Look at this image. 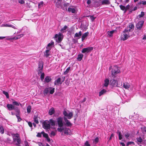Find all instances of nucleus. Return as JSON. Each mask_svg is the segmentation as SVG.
Here are the masks:
<instances>
[{
  "label": "nucleus",
  "instance_id": "ea45409f",
  "mask_svg": "<svg viewBox=\"0 0 146 146\" xmlns=\"http://www.w3.org/2000/svg\"><path fill=\"white\" fill-rule=\"evenodd\" d=\"M31 106H29L27 108V111L28 113H29L31 112Z\"/></svg>",
  "mask_w": 146,
  "mask_h": 146
},
{
  "label": "nucleus",
  "instance_id": "f704fd0d",
  "mask_svg": "<svg viewBox=\"0 0 146 146\" xmlns=\"http://www.w3.org/2000/svg\"><path fill=\"white\" fill-rule=\"evenodd\" d=\"M67 28V26L65 25L61 29L60 31L62 33H64L65 31V30Z\"/></svg>",
  "mask_w": 146,
  "mask_h": 146
},
{
  "label": "nucleus",
  "instance_id": "8fccbe9b",
  "mask_svg": "<svg viewBox=\"0 0 146 146\" xmlns=\"http://www.w3.org/2000/svg\"><path fill=\"white\" fill-rule=\"evenodd\" d=\"M137 141L140 143H141L143 141V139L141 137L137 138Z\"/></svg>",
  "mask_w": 146,
  "mask_h": 146
},
{
  "label": "nucleus",
  "instance_id": "ddd939ff",
  "mask_svg": "<svg viewBox=\"0 0 146 146\" xmlns=\"http://www.w3.org/2000/svg\"><path fill=\"white\" fill-rule=\"evenodd\" d=\"M93 47H92L84 48L82 50V52L84 53L89 52L92 50L93 49Z\"/></svg>",
  "mask_w": 146,
  "mask_h": 146
},
{
  "label": "nucleus",
  "instance_id": "4468645a",
  "mask_svg": "<svg viewBox=\"0 0 146 146\" xmlns=\"http://www.w3.org/2000/svg\"><path fill=\"white\" fill-rule=\"evenodd\" d=\"M64 119L66 123L65 125L68 127H70L72 125V124L69 121V120H68L67 118L65 117H64Z\"/></svg>",
  "mask_w": 146,
  "mask_h": 146
},
{
  "label": "nucleus",
  "instance_id": "2eb2a0df",
  "mask_svg": "<svg viewBox=\"0 0 146 146\" xmlns=\"http://www.w3.org/2000/svg\"><path fill=\"white\" fill-rule=\"evenodd\" d=\"M110 83L113 86H117L118 85L117 81L113 79L111 80Z\"/></svg>",
  "mask_w": 146,
  "mask_h": 146
},
{
  "label": "nucleus",
  "instance_id": "79ce46f5",
  "mask_svg": "<svg viewBox=\"0 0 146 146\" xmlns=\"http://www.w3.org/2000/svg\"><path fill=\"white\" fill-rule=\"evenodd\" d=\"M59 128H57V129L58 131L61 132L62 131L64 130V128L62 127H59Z\"/></svg>",
  "mask_w": 146,
  "mask_h": 146
},
{
  "label": "nucleus",
  "instance_id": "3c124183",
  "mask_svg": "<svg viewBox=\"0 0 146 146\" xmlns=\"http://www.w3.org/2000/svg\"><path fill=\"white\" fill-rule=\"evenodd\" d=\"M6 142L7 143L11 144L12 143V141L11 139L9 138H8L7 139Z\"/></svg>",
  "mask_w": 146,
  "mask_h": 146
},
{
  "label": "nucleus",
  "instance_id": "6ab92c4d",
  "mask_svg": "<svg viewBox=\"0 0 146 146\" xmlns=\"http://www.w3.org/2000/svg\"><path fill=\"white\" fill-rule=\"evenodd\" d=\"M82 34V32L81 31H80L78 33H76L75 34L74 37L77 38L78 39L80 38V36H81Z\"/></svg>",
  "mask_w": 146,
  "mask_h": 146
},
{
  "label": "nucleus",
  "instance_id": "5701e85b",
  "mask_svg": "<svg viewBox=\"0 0 146 146\" xmlns=\"http://www.w3.org/2000/svg\"><path fill=\"white\" fill-rule=\"evenodd\" d=\"M61 1H56V0H55L54 2L56 3V7H61Z\"/></svg>",
  "mask_w": 146,
  "mask_h": 146
},
{
  "label": "nucleus",
  "instance_id": "bf43d9fd",
  "mask_svg": "<svg viewBox=\"0 0 146 146\" xmlns=\"http://www.w3.org/2000/svg\"><path fill=\"white\" fill-rule=\"evenodd\" d=\"M139 4H142L143 5H145L146 4V1H141Z\"/></svg>",
  "mask_w": 146,
  "mask_h": 146
},
{
  "label": "nucleus",
  "instance_id": "f257e3e1",
  "mask_svg": "<svg viewBox=\"0 0 146 146\" xmlns=\"http://www.w3.org/2000/svg\"><path fill=\"white\" fill-rule=\"evenodd\" d=\"M12 136L13 139V142L16 146H20V144L21 141L19 135L18 134H12Z\"/></svg>",
  "mask_w": 146,
  "mask_h": 146
},
{
  "label": "nucleus",
  "instance_id": "774afa93",
  "mask_svg": "<svg viewBox=\"0 0 146 146\" xmlns=\"http://www.w3.org/2000/svg\"><path fill=\"white\" fill-rule=\"evenodd\" d=\"M38 145L39 146H44L43 144L41 143H39L38 144Z\"/></svg>",
  "mask_w": 146,
  "mask_h": 146
},
{
  "label": "nucleus",
  "instance_id": "5fc2aeb1",
  "mask_svg": "<svg viewBox=\"0 0 146 146\" xmlns=\"http://www.w3.org/2000/svg\"><path fill=\"white\" fill-rule=\"evenodd\" d=\"M43 3L42 1L40 2L38 4V8H39L42 6Z\"/></svg>",
  "mask_w": 146,
  "mask_h": 146
},
{
  "label": "nucleus",
  "instance_id": "603ef678",
  "mask_svg": "<svg viewBox=\"0 0 146 146\" xmlns=\"http://www.w3.org/2000/svg\"><path fill=\"white\" fill-rule=\"evenodd\" d=\"M41 74L40 76V78L41 79V80L42 81H43V80L44 79V73H41Z\"/></svg>",
  "mask_w": 146,
  "mask_h": 146
},
{
  "label": "nucleus",
  "instance_id": "aec40b11",
  "mask_svg": "<svg viewBox=\"0 0 146 146\" xmlns=\"http://www.w3.org/2000/svg\"><path fill=\"white\" fill-rule=\"evenodd\" d=\"M109 83V80L108 79H106L104 80V86H104L106 87H107Z\"/></svg>",
  "mask_w": 146,
  "mask_h": 146
},
{
  "label": "nucleus",
  "instance_id": "a19ab883",
  "mask_svg": "<svg viewBox=\"0 0 146 146\" xmlns=\"http://www.w3.org/2000/svg\"><path fill=\"white\" fill-rule=\"evenodd\" d=\"M70 69V67H68L67 69H66V70L64 72V74L66 75L69 72V71Z\"/></svg>",
  "mask_w": 146,
  "mask_h": 146
},
{
  "label": "nucleus",
  "instance_id": "09e8293b",
  "mask_svg": "<svg viewBox=\"0 0 146 146\" xmlns=\"http://www.w3.org/2000/svg\"><path fill=\"white\" fill-rule=\"evenodd\" d=\"M16 116L17 118V119H18L17 121L18 122H20L22 120V119L19 116V114H16Z\"/></svg>",
  "mask_w": 146,
  "mask_h": 146
},
{
  "label": "nucleus",
  "instance_id": "052dcab7",
  "mask_svg": "<svg viewBox=\"0 0 146 146\" xmlns=\"http://www.w3.org/2000/svg\"><path fill=\"white\" fill-rule=\"evenodd\" d=\"M120 8L121 9L123 10H124L125 9V7L121 5L120 6Z\"/></svg>",
  "mask_w": 146,
  "mask_h": 146
},
{
  "label": "nucleus",
  "instance_id": "473e14b6",
  "mask_svg": "<svg viewBox=\"0 0 146 146\" xmlns=\"http://www.w3.org/2000/svg\"><path fill=\"white\" fill-rule=\"evenodd\" d=\"M83 55L82 54H80L78 55L77 59L78 61H81L82 59Z\"/></svg>",
  "mask_w": 146,
  "mask_h": 146
},
{
  "label": "nucleus",
  "instance_id": "412c9836",
  "mask_svg": "<svg viewBox=\"0 0 146 146\" xmlns=\"http://www.w3.org/2000/svg\"><path fill=\"white\" fill-rule=\"evenodd\" d=\"M89 34V33L87 32L85 33L83 35H82V41H83L86 38V37L88 36V35Z\"/></svg>",
  "mask_w": 146,
  "mask_h": 146
},
{
  "label": "nucleus",
  "instance_id": "dca6fc26",
  "mask_svg": "<svg viewBox=\"0 0 146 146\" xmlns=\"http://www.w3.org/2000/svg\"><path fill=\"white\" fill-rule=\"evenodd\" d=\"M43 67V64L42 63H40L38 64V74L39 73H41L42 72Z\"/></svg>",
  "mask_w": 146,
  "mask_h": 146
},
{
  "label": "nucleus",
  "instance_id": "a878e982",
  "mask_svg": "<svg viewBox=\"0 0 146 146\" xmlns=\"http://www.w3.org/2000/svg\"><path fill=\"white\" fill-rule=\"evenodd\" d=\"M51 78L48 76L46 77L44 79V81L46 83H48L51 81Z\"/></svg>",
  "mask_w": 146,
  "mask_h": 146
},
{
  "label": "nucleus",
  "instance_id": "9b49d317",
  "mask_svg": "<svg viewBox=\"0 0 146 146\" xmlns=\"http://www.w3.org/2000/svg\"><path fill=\"white\" fill-rule=\"evenodd\" d=\"M68 11L70 12L75 13L76 12V7L72 6H70L68 8Z\"/></svg>",
  "mask_w": 146,
  "mask_h": 146
},
{
  "label": "nucleus",
  "instance_id": "393cba45",
  "mask_svg": "<svg viewBox=\"0 0 146 146\" xmlns=\"http://www.w3.org/2000/svg\"><path fill=\"white\" fill-rule=\"evenodd\" d=\"M55 111L53 108H51L49 110L48 113L50 115H52L54 113Z\"/></svg>",
  "mask_w": 146,
  "mask_h": 146
},
{
  "label": "nucleus",
  "instance_id": "58836bf2",
  "mask_svg": "<svg viewBox=\"0 0 146 146\" xmlns=\"http://www.w3.org/2000/svg\"><path fill=\"white\" fill-rule=\"evenodd\" d=\"M123 135L126 138H128V137L130 136V134L127 132L124 133H123Z\"/></svg>",
  "mask_w": 146,
  "mask_h": 146
},
{
  "label": "nucleus",
  "instance_id": "c03bdc74",
  "mask_svg": "<svg viewBox=\"0 0 146 146\" xmlns=\"http://www.w3.org/2000/svg\"><path fill=\"white\" fill-rule=\"evenodd\" d=\"M42 133L44 137L46 138L48 137V135L47 134L45 133L44 131H42Z\"/></svg>",
  "mask_w": 146,
  "mask_h": 146
},
{
  "label": "nucleus",
  "instance_id": "423d86ee",
  "mask_svg": "<svg viewBox=\"0 0 146 146\" xmlns=\"http://www.w3.org/2000/svg\"><path fill=\"white\" fill-rule=\"evenodd\" d=\"M111 72L112 76L114 77L116 74L119 72L120 71L117 66H114L112 69Z\"/></svg>",
  "mask_w": 146,
  "mask_h": 146
},
{
  "label": "nucleus",
  "instance_id": "13d9d810",
  "mask_svg": "<svg viewBox=\"0 0 146 146\" xmlns=\"http://www.w3.org/2000/svg\"><path fill=\"white\" fill-rule=\"evenodd\" d=\"M42 135V132L41 133H38L36 135V136L40 137H41Z\"/></svg>",
  "mask_w": 146,
  "mask_h": 146
},
{
  "label": "nucleus",
  "instance_id": "4c0bfd02",
  "mask_svg": "<svg viewBox=\"0 0 146 146\" xmlns=\"http://www.w3.org/2000/svg\"><path fill=\"white\" fill-rule=\"evenodd\" d=\"M134 28V26L133 24H131L129 25V27L128 28L126 29H130V31L131 29Z\"/></svg>",
  "mask_w": 146,
  "mask_h": 146
},
{
  "label": "nucleus",
  "instance_id": "20e7f679",
  "mask_svg": "<svg viewBox=\"0 0 146 146\" xmlns=\"http://www.w3.org/2000/svg\"><path fill=\"white\" fill-rule=\"evenodd\" d=\"M54 38L57 42H60L63 39V36L62 34L59 33L58 34L55 35Z\"/></svg>",
  "mask_w": 146,
  "mask_h": 146
},
{
  "label": "nucleus",
  "instance_id": "39448f33",
  "mask_svg": "<svg viewBox=\"0 0 146 146\" xmlns=\"http://www.w3.org/2000/svg\"><path fill=\"white\" fill-rule=\"evenodd\" d=\"M7 106L8 110L9 111L15 110L18 113L19 112V110H18V108L13 106V104H7Z\"/></svg>",
  "mask_w": 146,
  "mask_h": 146
},
{
  "label": "nucleus",
  "instance_id": "de8ad7c7",
  "mask_svg": "<svg viewBox=\"0 0 146 146\" xmlns=\"http://www.w3.org/2000/svg\"><path fill=\"white\" fill-rule=\"evenodd\" d=\"M3 93L5 94L6 96V97L8 98L9 97V95L8 93L7 92H6L4 91H3Z\"/></svg>",
  "mask_w": 146,
  "mask_h": 146
},
{
  "label": "nucleus",
  "instance_id": "37998d69",
  "mask_svg": "<svg viewBox=\"0 0 146 146\" xmlns=\"http://www.w3.org/2000/svg\"><path fill=\"white\" fill-rule=\"evenodd\" d=\"M114 31H110V32H108V35L109 37H111L112 36V34L114 33Z\"/></svg>",
  "mask_w": 146,
  "mask_h": 146
},
{
  "label": "nucleus",
  "instance_id": "69168bd1",
  "mask_svg": "<svg viewBox=\"0 0 146 146\" xmlns=\"http://www.w3.org/2000/svg\"><path fill=\"white\" fill-rule=\"evenodd\" d=\"M133 142H127V145H129L131 144V143H133Z\"/></svg>",
  "mask_w": 146,
  "mask_h": 146
},
{
  "label": "nucleus",
  "instance_id": "b1692460",
  "mask_svg": "<svg viewBox=\"0 0 146 146\" xmlns=\"http://www.w3.org/2000/svg\"><path fill=\"white\" fill-rule=\"evenodd\" d=\"M123 87L126 89H127L129 88L130 87V85L129 83L127 82H125L123 84Z\"/></svg>",
  "mask_w": 146,
  "mask_h": 146
},
{
  "label": "nucleus",
  "instance_id": "c9c22d12",
  "mask_svg": "<svg viewBox=\"0 0 146 146\" xmlns=\"http://www.w3.org/2000/svg\"><path fill=\"white\" fill-rule=\"evenodd\" d=\"M144 15V13L143 12H141V14L139 15L137 17V18H139L143 17Z\"/></svg>",
  "mask_w": 146,
  "mask_h": 146
},
{
  "label": "nucleus",
  "instance_id": "7c9ffc66",
  "mask_svg": "<svg viewBox=\"0 0 146 146\" xmlns=\"http://www.w3.org/2000/svg\"><path fill=\"white\" fill-rule=\"evenodd\" d=\"M12 104L13 106H19V105H21V104L20 103L18 102L15 101H14L12 102Z\"/></svg>",
  "mask_w": 146,
  "mask_h": 146
},
{
  "label": "nucleus",
  "instance_id": "f3484780",
  "mask_svg": "<svg viewBox=\"0 0 146 146\" xmlns=\"http://www.w3.org/2000/svg\"><path fill=\"white\" fill-rule=\"evenodd\" d=\"M2 27H11L15 29H17V27L16 26H15L13 25L9 24H2Z\"/></svg>",
  "mask_w": 146,
  "mask_h": 146
},
{
  "label": "nucleus",
  "instance_id": "49530a36",
  "mask_svg": "<svg viewBox=\"0 0 146 146\" xmlns=\"http://www.w3.org/2000/svg\"><path fill=\"white\" fill-rule=\"evenodd\" d=\"M56 131H52L50 134V137H54L56 134Z\"/></svg>",
  "mask_w": 146,
  "mask_h": 146
},
{
  "label": "nucleus",
  "instance_id": "a211bd4d",
  "mask_svg": "<svg viewBox=\"0 0 146 146\" xmlns=\"http://www.w3.org/2000/svg\"><path fill=\"white\" fill-rule=\"evenodd\" d=\"M141 29L136 28L135 33L137 35H139L141 34L142 31H141Z\"/></svg>",
  "mask_w": 146,
  "mask_h": 146
},
{
  "label": "nucleus",
  "instance_id": "f03ea898",
  "mask_svg": "<svg viewBox=\"0 0 146 146\" xmlns=\"http://www.w3.org/2000/svg\"><path fill=\"white\" fill-rule=\"evenodd\" d=\"M130 29H125L121 37L122 40H125L127 39L130 36L129 32Z\"/></svg>",
  "mask_w": 146,
  "mask_h": 146
},
{
  "label": "nucleus",
  "instance_id": "e2e57ef3",
  "mask_svg": "<svg viewBox=\"0 0 146 146\" xmlns=\"http://www.w3.org/2000/svg\"><path fill=\"white\" fill-rule=\"evenodd\" d=\"M28 124L30 127H32V123L31 122H29L28 123Z\"/></svg>",
  "mask_w": 146,
  "mask_h": 146
},
{
  "label": "nucleus",
  "instance_id": "6e6552de",
  "mask_svg": "<svg viewBox=\"0 0 146 146\" xmlns=\"http://www.w3.org/2000/svg\"><path fill=\"white\" fill-rule=\"evenodd\" d=\"M63 114L65 117H67V118L69 119H71L73 117V113L72 112H70L68 113L66 111L64 110L63 112Z\"/></svg>",
  "mask_w": 146,
  "mask_h": 146
},
{
  "label": "nucleus",
  "instance_id": "338daca9",
  "mask_svg": "<svg viewBox=\"0 0 146 146\" xmlns=\"http://www.w3.org/2000/svg\"><path fill=\"white\" fill-rule=\"evenodd\" d=\"M114 136V135L113 134H112L110 137V138L109 139V140H110L111 139L112 137H113Z\"/></svg>",
  "mask_w": 146,
  "mask_h": 146
},
{
  "label": "nucleus",
  "instance_id": "0e129e2a",
  "mask_svg": "<svg viewBox=\"0 0 146 146\" xmlns=\"http://www.w3.org/2000/svg\"><path fill=\"white\" fill-rule=\"evenodd\" d=\"M19 1L21 4H23L24 3V2L23 0H19Z\"/></svg>",
  "mask_w": 146,
  "mask_h": 146
},
{
  "label": "nucleus",
  "instance_id": "bb28decb",
  "mask_svg": "<svg viewBox=\"0 0 146 146\" xmlns=\"http://www.w3.org/2000/svg\"><path fill=\"white\" fill-rule=\"evenodd\" d=\"M106 91H107L106 90L104 89H103L102 90L99 92V96H100L102 95H103L106 92Z\"/></svg>",
  "mask_w": 146,
  "mask_h": 146
},
{
  "label": "nucleus",
  "instance_id": "0eeeda50",
  "mask_svg": "<svg viewBox=\"0 0 146 146\" xmlns=\"http://www.w3.org/2000/svg\"><path fill=\"white\" fill-rule=\"evenodd\" d=\"M43 127L45 129H50V125L48 121L45 120L42 123Z\"/></svg>",
  "mask_w": 146,
  "mask_h": 146
},
{
  "label": "nucleus",
  "instance_id": "c756f323",
  "mask_svg": "<svg viewBox=\"0 0 146 146\" xmlns=\"http://www.w3.org/2000/svg\"><path fill=\"white\" fill-rule=\"evenodd\" d=\"M38 117L37 116L35 115L34 117V121L36 123L38 124Z\"/></svg>",
  "mask_w": 146,
  "mask_h": 146
},
{
  "label": "nucleus",
  "instance_id": "f8f14e48",
  "mask_svg": "<svg viewBox=\"0 0 146 146\" xmlns=\"http://www.w3.org/2000/svg\"><path fill=\"white\" fill-rule=\"evenodd\" d=\"M144 22L143 21H141L138 22L137 24L136 28L141 29L144 24Z\"/></svg>",
  "mask_w": 146,
  "mask_h": 146
},
{
  "label": "nucleus",
  "instance_id": "72a5a7b5",
  "mask_svg": "<svg viewBox=\"0 0 146 146\" xmlns=\"http://www.w3.org/2000/svg\"><path fill=\"white\" fill-rule=\"evenodd\" d=\"M102 4H110V2L108 0H105L102 1Z\"/></svg>",
  "mask_w": 146,
  "mask_h": 146
},
{
  "label": "nucleus",
  "instance_id": "6e6d98bb",
  "mask_svg": "<svg viewBox=\"0 0 146 146\" xmlns=\"http://www.w3.org/2000/svg\"><path fill=\"white\" fill-rule=\"evenodd\" d=\"M89 16L90 17V19L92 21H93L96 18V17H94L93 16Z\"/></svg>",
  "mask_w": 146,
  "mask_h": 146
},
{
  "label": "nucleus",
  "instance_id": "1a4fd4ad",
  "mask_svg": "<svg viewBox=\"0 0 146 146\" xmlns=\"http://www.w3.org/2000/svg\"><path fill=\"white\" fill-rule=\"evenodd\" d=\"M57 121L59 127H62L63 125V118L61 117H59L57 118Z\"/></svg>",
  "mask_w": 146,
  "mask_h": 146
},
{
  "label": "nucleus",
  "instance_id": "e433bc0d",
  "mask_svg": "<svg viewBox=\"0 0 146 146\" xmlns=\"http://www.w3.org/2000/svg\"><path fill=\"white\" fill-rule=\"evenodd\" d=\"M69 130H70L68 128H64V134H66L67 135L68 134L69 131Z\"/></svg>",
  "mask_w": 146,
  "mask_h": 146
},
{
  "label": "nucleus",
  "instance_id": "7ed1b4c3",
  "mask_svg": "<svg viewBox=\"0 0 146 146\" xmlns=\"http://www.w3.org/2000/svg\"><path fill=\"white\" fill-rule=\"evenodd\" d=\"M54 88H52L51 87L46 88L43 91V94L44 96H46L49 92L50 94H52L54 92Z\"/></svg>",
  "mask_w": 146,
  "mask_h": 146
},
{
  "label": "nucleus",
  "instance_id": "4be33fe9",
  "mask_svg": "<svg viewBox=\"0 0 146 146\" xmlns=\"http://www.w3.org/2000/svg\"><path fill=\"white\" fill-rule=\"evenodd\" d=\"M61 78H58L54 82V85H58L59 84H61L62 83V82H61Z\"/></svg>",
  "mask_w": 146,
  "mask_h": 146
},
{
  "label": "nucleus",
  "instance_id": "c85d7f7f",
  "mask_svg": "<svg viewBox=\"0 0 146 146\" xmlns=\"http://www.w3.org/2000/svg\"><path fill=\"white\" fill-rule=\"evenodd\" d=\"M23 34H20L19 35H17L16 36L14 37V38H13V39H15V40L18 39L20 38L21 37H22L23 36Z\"/></svg>",
  "mask_w": 146,
  "mask_h": 146
},
{
  "label": "nucleus",
  "instance_id": "4d7b16f0",
  "mask_svg": "<svg viewBox=\"0 0 146 146\" xmlns=\"http://www.w3.org/2000/svg\"><path fill=\"white\" fill-rule=\"evenodd\" d=\"M54 42L52 40L47 45V46H52L54 45Z\"/></svg>",
  "mask_w": 146,
  "mask_h": 146
},
{
  "label": "nucleus",
  "instance_id": "864d4df0",
  "mask_svg": "<svg viewBox=\"0 0 146 146\" xmlns=\"http://www.w3.org/2000/svg\"><path fill=\"white\" fill-rule=\"evenodd\" d=\"M98 137H96L94 140H93V142H94L95 144H96L97 143H98Z\"/></svg>",
  "mask_w": 146,
  "mask_h": 146
},
{
  "label": "nucleus",
  "instance_id": "680f3d73",
  "mask_svg": "<svg viewBox=\"0 0 146 146\" xmlns=\"http://www.w3.org/2000/svg\"><path fill=\"white\" fill-rule=\"evenodd\" d=\"M85 145L86 146H90V145L89 143L88 142V141H86L85 143Z\"/></svg>",
  "mask_w": 146,
  "mask_h": 146
},
{
  "label": "nucleus",
  "instance_id": "cd10ccee",
  "mask_svg": "<svg viewBox=\"0 0 146 146\" xmlns=\"http://www.w3.org/2000/svg\"><path fill=\"white\" fill-rule=\"evenodd\" d=\"M49 122L50 124L52 126H54L55 125V121L52 119H51L48 121Z\"/></svg>",
  "mask_w": 146,
  "mask_h": 146
},
{
  "label": "nucleus",
  "instance_id": "9d476101",
  "mask_svg": "<svg viewBox=\"0 0 146 146\" xmlns=\"http://www.w3.org/2000/svg\"><path fill=\"white\" fill-rule=\"evenodd\" d=\"M50 46H47L46 48L47 49V50L44 52V56L46 57H48L50 54V52L49 51L51 49Z\"/></svg>",
  "mask_w": 146,
  "mask_h": 146
},
{
  "label": "nucleus",
  "instance_id": "2f4dec72",
  "mask_svg": "<svg viewBox=\"0 0 146 146\" xmlns=\"http://www.w3.org/2000/svg\"><path fill=\"white\" fill-rule=\"evenodd\" d=\"M117 133L118 135L119 139L121 140L123 138V135L121 134V132L119 131H117Z\"/></svg>",
  "mask_w": 146,
  "mask_h": 146
},
{
  "label": "nucleus",
  "instance_id": "a18cd8bd",
  "mask_svg": "<svg viewBox=\"0 0 146 146\" xmlns=\"http://www.w3.org/2000/svg\"><path fill=\"white\" fill-rule=\"evenodd\" d=\"M0 132L1 134H3L4 133V129L2 126L0 127Z\"/></svg>",
  "mask_w": 146,
  "mask_h": 146
}]
</instances>
